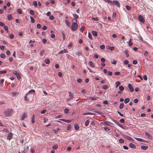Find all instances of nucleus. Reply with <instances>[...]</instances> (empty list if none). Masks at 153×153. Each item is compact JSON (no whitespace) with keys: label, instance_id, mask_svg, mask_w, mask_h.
Returning a JSON list of instances; mask_svg holds the SVG:
<instances>
[{"label":"nucleus","instance_id":"f257e3e1","mask_svg":"<svg viewBox=\"0 0 153 153\" xmlns=\"http://www.w3.org/2000/svg\"><path fill=\"white\" fill-rule=\"evenodd\" d=\"M12 110L11 109H8L5 110L4 113V115L5 117H9L11 115Z\"/></svg>","mask_w":153,"mask_h":153},{"label":"nucleus","instance_id":"f03ea898","mask_svg":"<svg viewBox=\"0 0 153 153\" xmlns=\"http://www.w3.org/2000/svg\"><path fill=\"white\" fill-rule=\"evenodd\" d=\"M75 21L76 22H73L71 26L72 30L73 31H76L77 30L78 26V25L76 23L77 20H75Z\"/></svg>","mask_w":153,"mask_h":153},{"label":"nucleus","instance_id":"7ed1b4c3","mask_svg":"<svg viewBox=\"0 0 153 153\" xmlns=\"http://www.w3.org/2000/svg\"><path fill=\"white\" fill-rule=\"evenodd\" d=\"M138 19L143 23H144L145 22L144 19L141 15H140L138 16Z\"/></svg>","mask_w":153,"mask_h":153},{"label":"nucleus","instance_id":"20e7f679","mask_svg":"<svg viewBox=\"0 0 153 153\" xmlns=\"http://www.w3.org/2000/svg\"><path fill=\"white\" fill-rule=\"evenodd\" d=\"M13 73L17 76L18 79H19L21 78V76L19 73H18L16 71H13Z\"/></svg>","mask_w":153,"mask_h":153},{"label":"nucleus","instance_id":"39448f33","mask_svg":"<svg viewBox=\"0 0 153 153\" xmlns=\"http://www.w3.org/2000/svg\"><path fill=\"white\" fill-rule=\"evenodd\" d=\"M113 5L115 4L117 7H120V4L119 2L117 1L113 0L112 1Z\"/></svg>","mask_w":153,"mask_h":153},{"label":"nucleus","instance_id":"423d86ee","mask_svg":"<svg viewBox=\"0 0 153 153\" xmlns=\"http://www.w3.org/2000/svg\"><path fill=\"white\" fill-rule=\"evenodd\" d=\"M123 136L126 139L130 141H134V140L131 137L126 135L125 134H124Z\"/></svg>","mask_w":153,"mask_h":153},{"label":"nucleus","instance_id":"0eeeda50","mask_svg":"<svg viewBox=\"0 0 153 153\" xmlns=\"http://www.w3.org/2000/svg\"><path fill=\"white\" fill-rule=\"evenodd\" d=\"M101 123L102 124H105L108 126H110L111 124L110 122L106 121H103Z\"/></svg>","mask_w":153,"mask_h":153},{"label":"nucleus","instance_id":"6e6552de","mask_svg":"<svg viewBox=\"0 0 153 153\" xmlns=\"http://www.w3.org/2000/svg\"><path fill=\"white\" fill-rule=\"evenodd\" d=\"M128 87L131 92H132L134 91V89L131 84H128Z\"/></svg>","mask_w":153,"mask_h":153},{"label":"nucleus","instance_id":"1a4fd4ad","mask_svg":"<svg viewBox=\"0 0 153 153\" xmlns=\"http://www.w3.org/2000/svg\"><path fill=\"white\" fill-rule=\"evenodd\" d=\"M13 137V134L11 133H9L7 137V139L9 140L11 139Z\"/></svg>","mask_w":153,"mask_h":153},{"label":"nucleus","instance_id":"9d476101","mask_svg":"<svg viewBox=\"0 0 153 153\" xmlns=\"http://www.w3.org/2000/svg\"><path fill=\"white\" fill-rule=\"evenodd\" d=\"M113 121L118 126H119L122 128L123 129H124V128L123 127L122 125L120 124L119 123L116 122V121L114 120H113Z\"/></svg>","mask_w":153,"mask_h":153},{"label":"nucleus","instance_id":"9b49d317","mask_svg":"<svg viewBox=\"0 0 153 153\" xmlns=\"http://www.w3.org/2000/svg\"><path fill=\"white\" fill-rule=\"evenodd\" d=\"M60 120L65 122L67 123H70L71 122V120H65L63 119H60Z\"/></svg>","mask_w":153,"mask_h":153},{"label":"nucleus","instance_id":"f8f14e48","mask_svg":"<svg viewBox=\"0 0 153 153\" xmlns=\"http://www.w3.org/2000/svg\"><path fill=\"white\" fill-rule=\"evenodd\" d=\"M145 134L146 136H147L149 138V139H150V140L152 139V137L151 136V135L149 134L148 132H146L145 133Z\"/></svg>","mask_w":153,"mask_h":153},{"label":"nucleus","instance_id":"ddd939ff","mask_svg":"<svg viewBox=\"0 0 153 153\" xmlns=\"http://www.w3.org/2000/svg\"><path fill=\"white\" fill-rule=\"evenodd\" d=\"M129 147H130L133 148H136V146L134 144L132 143H130L129 144Z\"/></svg>","mask_w":153,"mask_h":153},{"label":"nucleus","instance_id":"4468645a","mask_svg":"<svg viewBox=\"0 0 153 153\" xmlns=\"http://www.w3.org/2000/svg\"><path fill=\"white\" fill-rule=\"evenodd\" d=\"M92 35L95 36H97V33L96 31H92Z\"/></svg>","mask_w":153,"mask_h":153},{"label":"nucleus","instance_id":"2eb2a0df","mask_svg":"<svg viewBox=\"0 0 153 153\" xmlns=\"http://www.w3.org/2000/svg\"><path fill=\"white\" fill-rule=\"evenodd\" d=\"M27 117V115L25 113H24L23 114V115H22V120H24V119L26 118Z\"/></svg>","mask_w":153,"mask_h":153},{"label":"nucleus","instance_id":"dca6fc26","mask_svg":"<svg viewBox=\"0 0 153 153\" xmlns=\"http://www.w3.org/2000/svg\"><path fill=\"white\" fill-rule=\"evenodd\" d=\"M94 115V113H92L91 112H86L83 114V115Z\"/></svg>","mask_w":153,"mask_h":153},{"label":"nucleus","instance_id":"f3484780","mask_svg":"<svg viewBox=\"0 0 153 153\" xmlns=\"http://www.w3.org/2000/svg\"><path fill=\"white\" fill-rule=\"evenodd\" d=\"M74 129L76 130H78L79 128V126L77 124H75L74 125Z\"/></svg>","mask_w":153,"mask_h":153},{"label":"nucleus","instance_id":"a211bd4d","mask_svg":"<svg viewBox=\"0 0 153 153\" xmlns=\"http://www.w3.org/2000/svg\"><path fill=\"white\" fill-rule=\"evenodd\" d=\"M130 101V99L128 98H126L124 101V102L126 104L128 102Z\"/></svg>","mask_w":153,"mask_h":153},{"label":"nucleus","instance_id":"6ab92c4d","mask_svg":"<svg viewBox=\"0 0 153 153\" xmlns=\"http://www.w3.org/2000/svg\"><path fill=\"white\" fill-rule=\"evenodd\" d=\"M141 148L142 149L145 150L148 148V147L146 146H141Z\"/></svg>","mask_w":153,"mask_h":153},{"label":"nucleus","instance_id":"aec40b11","mask_svg":"<svg viewBox=\"0 0 153 153\" xmlns=\"http://www.w3.org/2000/svg\"><path fill=\"white\" fill-rule=\"evenodd\" d=\"M89 65L92 67H94V65L93 64V62L91 61L89 62Z\"/></svg>","mask_w":153,"mask_h":153},{"label":"nucleus","instance_id":"412c9836","mask_svg":"<svg viewBox=\"0 0 153 153\" xmlns=\"http://www.w3.org/2000/svg\"><path fill=\"white\" fill-rule=\"evenodd\" d=\"M119 89L120 90V91H123L124 90V88L122 86H120L119 87Z\"/></svg>","mask_w":153,"mask_h":153},{"label":"nucleus","instance_id":"4be33fe9","mask_svg":"<svg viewBox=\"0 0 153 153\" xmlns=\"http://www.w3.org/2000/svg\"><path fill=\"white\" fill-rule=\"evenodd\" d=\"M105 1H106L108 3H110L112 5H113V3L110 0H104Z\"/></svg>","mask_w":153,"mask_h":153},{"label":"nucleus","instance_id":"5701e85b","mask_svg":"<svg viewBox=\"0 0 153 153\" xmlns=\"http://www.w3.org/2000/svg\"><path fill=\"white\" fill-rule=\"evenodd\" d=\"M126 8L128 10H130L131 9V7L128 5H126Z\"/></svg>","mask_w":153,"mask_h":153},{"label":"nucleus","instance_id":"b1692460","mask_svg":"<svg viewBox=\"0 0 153 153\" xmlns=\"http://www.w3.org/2000/svg\"><path fill=\"white\" fill-rule=\"evenodd\" d=\"M17 12L18 14H21L22 13V11L20 9H18L17 10Z\"/></svg>","mask_w":153,"mask_h":153},{"label":"nucleus","instance_id":"393cba45","mask_svg":"<svg viewBox=\"0 0 153 153\" xmlns=\"http://www.w3.org/2000/svg\"><path fill=\"white\" fill-rule=\"evenodd\" d=\"M120 83L119 81H117L115 83V84L116 85V88H117L118 86V85H120Z\"/></svg>","mask_w":153,"mask_h":153},{"label":"nucleus","instance_id":"a878e982","mask_svg":"<svg viewBox=\"0 0 153 153\" xmlns=\"http://www.w3.org/2000/svg\"><path fill=\"white\" fill-rule=\"evenodd\" d=\"M135 139L137 140L138 141H140V142H144V140L142 139L139 138H135Z\"/></svg>","mask_w":153,"mask_h":153},{"label":"nucleus","instance_id":"bb28decb","mask_svg":"<svg viewBox=\"0 0 153 153\" xmlns=\"http://www.w3.org/2000/svg\"><path fill=\"white\" fill-rule=\"evenodd\" d=\"M73 16L74 17V18L75 20L78 18L79 17L77 15L75 14H73Z\"/></svg>","mask_w":153,"mask_h":153},{"label":"nucleus","instance_id":"cd10ccee","mask_svg":"<svg viewBox=\"0 0 153 153\" xmlns=\"http://www.w3.org/2000/svg\"><path fill=\"white\" fill-rule=\"evenodd\" d=\"M102 88L103 89L107 90L108 89V87L106 85H104L102 86Z\"/></svg>","mask_w":153,"mask_h":153},{"label":"nucleus","instance_id":"c85d7f7f","mask_svg":"<svg viewBox=\"0 0 153 153\" xmlns=\"http://www.w3.org/2000/svg\"><path fill=\"white\" fill-rule=\"evenodd\" d=\"M50 61L48 59H45V62L47 64H49L50 63Z\"/></svg>","mask_w":153,"mask_h":153},{"label":"nucleus","instance_id":"c756f323","mask_svg":"<svg viewBox=\"0 0 153 153\" xmlns=\"http://www.w3.org/2000/svg\"><path fill=\"white\" fill-rule=\"evenodd\" d=\"M73 96H71L70 98H67L66 100V101L67 102L70 101L71 100H72L73 98Z\"/></svg>","mask_w":153,"mask_h":153},{"label":"nucleus","instance_id":"7c9ffc66","mask_svg":"<svg viewBox=\"0 0 153 153\" xmlns=\"http://www.w3.org/2000/svg\"><path fill=\"white\" fill-rule=\"evenodd\" d=\"M7 19L9 20L12 19V16L11 15L9 14L7 16Z\"/></svg>","mask_w":153,"mask_h":153},{"label":"nucleus","instance_id":"2f4dec72","mask_svg":"<svg viewBox=\"0 0 153 153\" xmlns=\"http://www.w3.org/2000/svg\"><path fill=\"white\" fill-rule=\"evenodd\" d=\"M45 51L44 50H42L40 51V55L41 56H42L44 54Z\"/></svg>","mask_w":153,"mask_h":153},{"label":"nucleus","instance_id":"473e14b6","mask_svg":"<svg viewBox=\"0 0 153 153\" xmlns=\"http://www.w3.org/2000/svg\"><path fill=\"white\" fill-rule=\"evenodd\" d=\"M89 121V120H88L86 121L85 123V125L86 126H87L88 125Z\"/></svg>","mask_w":153,"mask_h":153},{"label":"nucleus","instance_id":"72a5a7b5","mask_svg":"<svg viewBox=\"0 0 153 153\" xmlns=\"http://www.w3.org/2000/svg\"><path fill=\"white\" fill-rule=\"evenodd\" d=\"M88 36L89 38L91 40H92L93 39L92 37L91 36V35L89 32H88Z\"/></svg>","mask_w":153,"mask_h":153},{"label":"nucleus","instance_id":"f704fd0d","mask_svg":"<svg viewBox=\"0 0 153 153\" xmlns=\"http://www.w3.org/2000/svg\"><path fill=\"white\" fill-rule=\"evenodd\" d=\"M124 104L123 103H121L120 105L119 108L121 109H122L124 107Z\"/></svg>","mask_w":153,"mask_h":153},{"label":"nucleus","instance_id":"c9c22d12","mask_svg":"<svg viewBox=\"0 0 153 153\" xmlns=\"http://www.w3.org/2000/svg\"><path fill=\"white\" fill-rule=\"evenodd\" d=\"M111 62L112 64L115 65L116 64L117 62L115 60L113 59L112 60V61H111Z\"/></svg>","mask_w":153,"mask_h":153},{"label":"nucleus","instance_id":"e433bc0d","mask_svg":"<svg viewBox=\"0 0 153 153\" xmlns=\"http://www.w3.org/2000/svg\"><path fill=\"white\" fill-rule=\"evenodd\" d=\"M65 23L66 24V25L69 26L70 25V22H69L67 20H65Z\"/></svg>","mask_w":153,"mask_h":153},{"label":"nucleus","instance_id":"4c0bfd02","mask_svg":"<svg viewBox=\"0 0 153 153\" xmlns=\"http://www.w3.org/2000/svg\"><path fill=\"white\" fill-rule=\"evenodd\" d=\"M33 4L35 7H36L37 6V2L36 1H34L33 2Z\"/></svg>","mask_w":153,"mask_h":153},{"label":"nucleus","instance_id":"58836bf2","mask_svg":"<svg viewBox=\"0 0 153 153\" xmlns=\"http://www.w3.org/2000/svg\"><path fill=\"white\" fill-rule=\"evenodd\" d=\"M5 55L4 54L1 53L0 55V56L1 58H4L5 57Z\"/></svg>","mask_w":153,"mask_h":153},{"label":"nucleus","instance_id":"ea45409f","mask_svg":"<svg viewBox=\"0 0 153 153\" xmlns=\"http://www.w3.org/2000/svg\"><path fill=\"white\" fill-rule=\"evenodd\" d=\"M30 18L31 22L33 23H34L35 22V20L33 18L32 16H30Z\"/></svg>","mask_w":153,"mask_h":153},{"label":"nucleus","instance_id":"a19ab883","mask_svg":"<svg viewBox=\"0 0 153 153\" xmlns=\"http://www.w3.org/2000/svg\"><path fill=\"white\" fill-rule=\"evenodd\" d=\"M128 50H126L124 52V53L125 54H126L127 57H128L129 56V54L128 53Z\"/></svg>","mask_w":153,"mask_h":153},{"label":"nucleus","instance_id":"79ce46f5","mask_svg":"<svg viewBox=\"0 0 153 153\" xmlns=\"http://www.w3.org/2000/svg\"><path fill=\"white\" fill-rule=\"evenodd\" d=\"M58 145L57 144H56L53 146V149H56L58 148Z\"/></svg>","mask_w":153,"mask_h":153},{"label":"nucleus","instance_id":"37998d69","mask_svg":"<svg viewBox=\"0 0 153 153\" xmlns=\"http://www.w3.org/2000/svg\"><path fill=\"white\" fill-rule=\"evenodd\" d=\"M18 94V93L17 92H11L13 96H15Z\"/></svg>","mask_w":153,"mask_h":153},{"label":"nucleus","instance_id":"c03bdc74","mask_svg":"<svg viewBox=\"0 0 153 153\" xmlns=\"http://www.w3.org/2000/svg\"><path fill=\"white\" fill-rule=\"evenodd\" d=\"M97 98H98V97H95L94 98L92 97H90V99L93 100H96Z\"/></svg>","mask_w":153,"mask_h":153},{"label":"nucleus","instance_id":"a18cd8bd","mask_svg":"<svg viewBox=\"0 0 153 153\" xmlns=\"http://www.w3.org/2000/svg\"><path fill=\"white\" fill-rule=\"evenodd\" d=\"M132 63L134 65L137 64V60H134L132 61Z\"/></svg>","mask_w":153,"mask_h":153},{"label":"nucleus","instance_id":"49530a36","mask_svg":"<svg viewBox=\"0 0 153 153\" xmlns=\"http://www.w3.org/2000/svg\"><path fill=\"white\" fill-rule=\"evenodd\" d=\"M104 130L106 131H109L110 130V128H108L107 127H104Z\"/></svg>","mask_w":153,"mask_h":153},{"label":"nucleus","instance_id":"de8ad7c7","mask_svg":"<svg viewBox=\"0 0 153 153\" xmlns=\"http://www.w3.org/2000/svg\"><path fill=\"white\" fill-rule=\"evenodd\" d=\"M119 121L122 123H124L125 122V120L123 119H120Z\"/></svg>","mask_w":153,"mask_h":153},{"label":"nucleus","instance_id":"09e8293b","mask_svg":"<svg viewBox=\"0 0 153 153\" xmlns=\"http://www.w3.org/2000/svg\"><path fill=\"white\" fill-rule=\"evenodd\" d=\"M92 20H93V22H94V21H97L98 20V19L97 17H96V18L94 17V18H92Z\"/></svg>","mask_w":153,"mask_h":153},{"label":"nucleus","instance_id":"8fccbe9b","mask_svg":"<svg viewBox=\"0 0 153 153\" xmlns=\"http://www.w3.org/2000/svg\"><path fill=\"white\" fill-rule=\"evenodd\" d=\"M7 72L6 71H0V74H5Z\"/></svg>","mask_w":153,"mask_h":153},{"label":"nucleus","instance_id":"3c124183","mask_svg":"<svg viewBox=\"0 0 153 153\" xmlns=\"http://www.w3.org/2000/svg\"><path fill=\"white\" fill-rule=\"evenodd\" d=\"M30 13L32 15H34V11L32 10H30Z\"/></svg>","mask_w":153,"mask_h":153},{"label":"nucleus","instance_id":"603ef678","mask_svg":"<svg viewBox=\"0 0 153 153\" xmlns=\"http://www.w3.org/2000/svg\"><path fill=\"white\" fill-rule=\"evenodd\" d=\"M9 36V37L11 39H13L14 38V37L13 34L12 33H11V34H10Z\"/></svg>","mask_w":153,"mask_h":153},{"label":"nucleus","instance_id":"864d4df0","mask_svg":"<svg viewBox=\"0 0 153 153\" xmlns=\"http://www.w3.org/2000/svg\"><path fill=\"white\" fill-rule=\"evenodd\" d=\"M47 110L46 109H44L43 110H42L41 112L40 113L42 114H43L45 113L46 111Z\"/></svg>","mask_w":153,"mask_h":153},{"label":"nucleus","instance_id":"5fc2aeb1","mask_svg":"<svg viewBox=\"0 0 153 153\" xmlns=\"http://www.w3.org/2000/svg\"><path fill=\"white\" fill-rule=\"evenodd\" d=\"M100 48L102 49H104L105 48V46L104 45H102L100 46Z\"/></svg>","mask_w":153,"mask_h":153},{"label":"nucleus","instance_id":"6e6d98bb","mask_svg":"<svg viewBox=\"0 0 153 153\" xmlns=\"http://www.w3.org/2000/svg\"><path fill=\"white\" fill-rule=\"evenodd\" d=\"M129 62L128 60H125L124 61V63L125 65L128 64Z\"/></svg>","mask_w":153,"mask_h":153},{"label":"nucleus","instance_id":"4d7b16f0","mask_svg":"<svg viewBox=\"0 0 153 153\" xmlns=\"http://www.w3.org/2000/svg\"><path fill=\"white\" fill-rule=\"evenodd\" d=\"M84 29V27H82L80 29V30L81 32H82Z\"/></svg>","mask_w":153,"mask_h":153},{"label":"nucleus","instance_id":"13d9d810","mask_svg":"<svg viewBox=\"0 0 153 153\" xmlns=\"http://www.w3.org/2000/svg\"><path fill=\"white\" fill-rule=\"evenodd\" d=\"M4 29L5 30L7 31V32H8V27L7 26H4Z\"/></svg>","mask_w":153,"mask_h":153},{"label":"nucleus","instance_id":"bf43d9fd","mask_svg":"<svg viewBox=\"0 0 153 153\" xmlns=\"http://www.w3.org/2000/svg\"><path fill=\"white\" fill-rule=\"evenodd\" d=\"M143 78L145 80H147V77L146 75H144L143 76Z\"/></svg>","mask_w":153,"mask_h":153},{"label":"nucleus","instance_id":"052dcab7","mask_svg":"<svg viewBox=\"0 0 153 153\" xmlns=\"http://www.w3.org/2000/svg\"><path fill=\"white\" fill-rule=\"evenodd\" d=\"M119 142L120 143H124V141L123 140L120 139L119 140Z\"/></svg>","mask_w":153,"mask_h":153},{"label":"nucleus","instance_id":"680f3d73","mask_svg":"<svg viewBox=\"0 0 153 153\" xmlns=\"http://www.w3.org/2000/svg\"><path fill=\"white\" fill-rule=\"evenodd\" d=\"M94 112L100 115L102 114V112L98 111H95Z\"/></svg>","mask_w":153,"mask_h":153},{"label":"nucleus","instance_id":"e2e57ef3","mask_svg":"<svg viewBox=\"0 0 153 153\" xmlns=\"http://www.w3.org/2000/svg\"><path fill=\"white\" fill-rule=\"evenodd\" d=\"M68 111L69 109H68L66 108L65 109L64 112L65 113L67 114L68 112Z\"/></svg>","mask_w":153,"mask_h":153},{"label":"nucleus","instance_id":"0e129e2a","mask_svg":"<svg viewBox=\"0 0 153 153\" xmlns=\"http://www.w3.org/2000/svg\"><path fill=\"white\" fill-rule=\"evenodd\" d=\"M114 74L116 75H119L120 74V72H116L114 73Z\"/></svg>","mask_w":153,"mask_h":153},{"label":"nucleus","instance_id":"69168bd1","mask_svg":"<svg viewBox=\"0 0 153 153\" xmlns=\"http://www.w3.org/2000/svg\"><path fill=\"white\" fill-rule=\"evenodd\" d=\"M47 40L45 38H43L42 39V42L43 43H45L46 42Z\"/></svg>","mask_w":153,"mask_h":153},{"label":"nucleus","instance_id":"338daca9","mask_svg":"<svg viewBox=\"0 0 153 153\" xmlns=\"http://www.w3.org/2000/svg\"><path fill=\"white\" fill-rule=\"evenodd\" d=\"M107 74L110 76L112 74V72L111 71H108L107 72Z\"/></svg>","mask_w":153,"mask_h":153},{"label":"nucleus","instance_id":"774afa93","mask_svg":"<svg viewBox=\"0 0 153 153\" xmlns=\"http://www.w3.org/2000/svg\"><path fill=\"white\" fill-rule=\"evenodd\" d=\"M71 125L68 124L67 126V129L68 130H69L71 129Z\"/></svg>","mask_w":153,"mask_h":153}]
</instances>
